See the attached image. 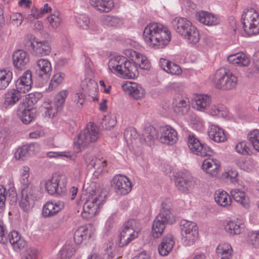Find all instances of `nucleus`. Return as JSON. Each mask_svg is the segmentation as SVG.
Returning <instances> with one entry per match:
<instances>
[{"label": "nucleus", "instance_id": "nucleus-1", "mask_svg": "<svg viewBox=\"0 0 259 259\" xmlns=\"http://www.w3.org/2000/svg\"><path fill=\"white\" fill-rule=\"evenodd\" d=\"M143 38L146 44L150 47L162 49L170 42L171 33L169 29L162 24L152 23L145 28Z\"/></svg>", "mask_w": 259, "mask_h": 259}, {"label": "nucleus", "instance_id": "nucleus-2", "mask_svg": "<svg viewBox=\"0 0 259 259\" xmlns=\"http://www.w3.org/2000/svg\"><path fill=\"white\" fill-rule=\"evenodd\" d=\"M108 65L111 72L123 77L134 78L139 74L138 68L135 63L124 56L112 58Z\"/></svg>", "mask_w": 259, "mask_h": 259}, {"label": "nucleus", "instance_id": "nucleus-3", "mask_svg": "<svg viewBox=\"0 0 259 259\" xmlns=\"http://www.w3.org/2000/svg\"><path fill=\"white\" fill-rule=\"evenodd\" d=\"M213 81L217 89L229 91L236 87L238 79L237 76L229 70L222 68L216 71Z\"/></svg>", "mask_w": 259, "mask_h": 259}, {"label": "nucleus", "instance_id": "nucleus-4", "mask_svg": "<svg viewBox=\"0 0 259 259\" xmlns=\"http://www.w3.org/2000/svg\"><path fill=\"white\" fill-rule=\"evenodd\" d=\"M241 22L247 35H255L259 33V15L255 9L249 8L244 10Z\"/></svg>", "mask_w": 259, "mask_h": 259}, {"label": "nucleus", "instance_id": "nucleus-5", "mask_svg": "<svg viewBox=\"0 0 259 259\" xmlns=\"http://www.w3.org/2000/svg\"><path fill=\"white\" fill-rule=\"evenodd\" d=\"M98 138V128L93 123H90L85 128L80 132L75 144L78 146L79 150L81 151L95 143Z\"/></svg>", "mask_w": 259, "mask_h": 259}, {"label": "nucleus", "instance_id": "nucleus-6", "mask_svg": "<svg viewBox=\"0 0 259 259\" xmlns=\"http://www.w3.org/2000/svg\"><path fill=\"white\" fill-rule=\"evenodd\" d=\"M140 228L135 220L125 222L120 235L119 243L121 246L127 245L131 241L138 237Z\"/></svg>", "mask_w": 259, "mask_h": 259}, {"label": "nucleus", "instance_id": "nucleus-7", "mask_svg": "<svg viewBox=\"0 0 259 259\" xmlns=\"http://www.w3.org/2000/svg\"><path fill=\"white\" fill-rule=\"evenodd\" d=\"M182 240L185 245H191L194 243L198 236V228L195 223L186 220L181 222Z\"/></svg>", "mask_w": 259, "mask_h": 259}, {"label": "nucleus", "instance_id": "nucleus-8", "mask_svg": "<svg viewBox=\"0 0 259 259\" xmlns=\"http://www.w3.org/2000/svg\"><path fill=\"white\" fill-rule=\"evenodd\" d=\"M38 191L33 185H27L22 188L20 206L24 211L28 210L36 199Z\"/></svg>", "mask_w": 259, "mask_h": 259}, {"label": "nucleus", "instance_id": "nucleus-9", "mask_svg": "<svg viewBox=\"0 0 259 259\" xmlns=\"http://www.w3.org/2000/svg\"><path fill=\"white\" fill-rule=\"evenodd\" d=\"M187 143L191 151L198 156H210L213 153V150L210 147L202 144L194 135H189Z\"/></svg>", "mask_w": 259, "mask_h": 259}, {"label": "nucleus", "instance_id": "nucleus-10", "mask_svg": "<svg viewBox=\"0 0 259 259\" xmlns=\"http://www.w3.org/2000/svg\"><path fill=\"white\" fill-rule=\"evenodd\" d=\"M102 200L98 199L97 195H90V197H87V200L83 206V212L81 216L85 219H89L94 217L102 204Z\"/></svg>", "mask_w": 259, "mask_h": 259}, {"label": "nucleus", "instance_id": "nucleus-11", "mask_svg": "<svg viewBox=\"0 0 259 259\" xmlns=\"http://www.w3.org/2000/svg\"><path fill=\"white\" fill-rule=\"evenodd\" d=\"M25 46L28 50L35 56L48 55L51 50L47 41H38L36 38L28 40Z\"/></svg>", "mask_w": 259, "mask_h": 259}, {"label": "nucleus", "instance_id": "nucleus-12", "mask_svg": "<svg viewBox=\"0 0 259 259\" xmlns=\"http://www.w3.org/2000/svg\"><path fill=\"white\" fill-rule=\"evenodd\" d=\"M111 186L117 194L121 195L127 194L132 188L130 180L126 177L120 175L112 179Z\"/></svg>", "mask_w": 259, "mask_h": 259}, {"label": "nucleus", "instance_id": "nucleus-13", "mask_svg": "<svg viewBox=\"0 0 259 259\" xmlns=\"http://www.w3.org/2000/svg\"><path fill=\"white\" fill-rule=\"evenodd\" d=\"M175 184L180 191L185 194H189L197 185V181L190 176H182L176 178Z\"/></svg>", "mask_w": 259, "mask_h": 259}, {"label": "nucleus", "instance_id": "nucleus-14", "mask_svg": "<svg viewBox=\"0 0 259 259\" xmlns=\"http://www.w3.org/2000/svg\"><path fill=\"white\" fill-rule=\"evenodd\" d=\"M172 204L169 199L164 200L161 205L160 212L156 218L167 224H173L176 222V217L171 212Z\"/></svg>", "mask_w": 259, "mask_h": 259}, {"label": "nucleus", "instance_id": "nucleus-15", "mask_svg": "<svg viewBox=\"0 0 259 259\" xmlns=\"http://www.w3.org/2000/svg\"><path fill=\"white\" fill-rule=\"evenodd\" d=\"M32 83L31 72L26 71L16 81V90L20 94L25 93L31 89Z\"/></svg>", "mask_w": 259, "mask_h": 259}, {"label": "nucleus", "instance_id": "nucleus-16", "mask_svg": "<svg viewBox=\"0 0 259 259\" xmlns=\"http://www.w3.org/2000/svg\"><path fill=\"white\" fill-rule=\"evenodd\" d=\"M160 141L163 144L173 145L178 139L177 132L170 126H166L160 128Z\"/></svg>", "mask_w": 259, "mask_h": 259}, {"label": "nucleus", "instance_id": "nucleus-17", "mask_svg": "<svg viewBox=\"0 0 259 259\" xmlns=\"http://www.w3.org/2000/svg\"><path fill=\"white\" fill-rule=\"evenodd\" d=\"M174 111L179 115L187 114L190 109L189 101L180 95H177L172 102Z\"/></svg>", "mask_w": 259, "mask_h": 259}, {"label": "nucleus", "instance_id": "nucleus-18", "mask_svg": "<svg viewBox=\"0 0 259 259\" xmlns=\"http://www.w3.org/2000/svg\"><path fill=\"white\" fill-rule=\"evenodd\" d=\"M124 54L126 56H130L134 58L135 57V64L144 70H148L150 68L151 64L147 58L142 54L138 53L133 50H127L124 51Z\"/></svg>", "mask_w": 259, "mask_h": 259}, {"label": "nucleus", "instance_id": "nucleus-19", "mask_svg": "<svg viewBox=\"0 0 259 259\" xmlns=\"http://www.w3.org/2000/svg\"><path fill=\"white\" fill-rule=\"evenodd\" d=\"M29 62V55L24 51L17 50L13 54V63L14 66L19 69H23Z\"/></svg>", "mask_w": 259, "mask_h": 259}, {"label": "nucleus", "instance_id": "nucleus-20", "mask_svg": "<svg viewBox=\"0 0 259 259\" xmlns=\"http://www.w3.org/2000/svg\"><path fill=\"white\" fill-rule=\"evenodd\" d=\"M173 28L182 36L193 25L187 19L182 17H176L171 22Z\"/></svg>", "mask_w": 259, "mask_h": 259}, {"label": "nucleus", "instance_id": "nucleus-21", "mask_svg": "<svg viewBox=\"0 0 259 259\" xmlns=\"http://www.w3.org/2000/svg\"><path fill=\"white\" fill-rule=\"evenodd\" d=\"M196 18L200 22L208 26L216 25L220 22V19L217 15L203 11L197 12Z\"/></svg>", "mask_w": 259, "mask_h": 259}, {"label": "nucleus", "instance_id": "nucleus-22", "mask_svg": "<svg viewBox=\"0 0 259 259\" xmlns=\"http://www.w3.org/2000/svg\"><path fill=\"white\" fill-rule=\"evenodd\" d=\"M35 67L39 77L46 78L50 77L52 72V66L49 60L45 59L38 60Z\"/></svg>", "mask_w": 259, "mask_h": 259}, {"label": "nucleus", "instance_id": "nucleus-23", "mask_svg": "<svg viewBox=\"0 0 259 259\" xmlns=\"http://www.w3.org/2000/svg\"><path fill=\"white\" fill-rule=\"evenodd\" d=\"M85 161L89 168H93L95 170L96 176L100 174L106 165V161L105 159H100L94 156H87Z\"/></svg>", "mask_w": 259, "mask_h": 259}, {"label": "nucleus", "instance_id": "nucleus-24", "mask_svg": "<svg viewBox=\"0 0 259 259\" xmlns=\"http://www.w3.org/2000/svg\"><path fill=\"white\" fill-rule=\"evenodd\" d=\"M64 203L62 202H47L42 208V215L44 217H51L58 213L64 208Z\"/></svg>", "mask_w": 259, "mask_h": 259}, {"label": "nucleus", "instance_id": "nucleus-25", "mask_svg": "<svg viewBox=\"0 0 259 259\" xmlns=\"http://www.w3.org/2000/svg\"><path fill=\"white\" fill-rule=\"evenodd\" d=\"M175 244L174 237L171 234H167L158 245V250L161 256L167 255L172 249Z\"/></svg>", "mask_w": 259, "mask_h": 259}, {"label": "nucleus", "instance_id": "nucleus-26", "mask_svg": "<svg viewBox=\"0 0 259 259\" xmlns=\"http://www.w3.org/2000/svg\"><path fill=\"white\" fill-rule=\"evenodd\" d=\"M90 4L97 11L103 13L110 12L114 6L113 0H90Z\"/></svg>", "mask_w": 259, "mask_h": 259}, {"label": "nucleus", "instance_id": "nucleus-27", "mask_svg": "<svg viewBox=\"0 0 259 259\" xmlns=\"http://www.w3.org/2000/svg\"><path fill=\"white\" fill-rule=\"evenodd\" d=\"M8 237L10 243L16 251L23 249L26 244L25 240L16 231L11 232Z\"/></svg>", "mask_w": 259, "mask_h": 259}, {"label": "nucleus", "instance_id": "nucleus-28", "mask_svg": "<svg viewBox=\"0 0 259 259\" xmlns=\"http://www.w3.org/2000/svg\"><path fill=\"white\" fill-rule=\"evenodd\" d=\"M21 97V94L16 89L9 90L4 95V106L6 108L16 104Z\"/></svg>", "mask_w": 259, "mask_h": 259}, {"label": "nucleus", "instance_id": "nucleus-29", "mask_svg": "<svg viewBox=\"0 0 259 259\" xmlns=\"http://www.w3.org/2000/svg\"><path fill=\"white\" fill-rule=\"evenodd\" d=\"M228 61L230 63L239 66H247L250 63L248 56L243 53H239L229 56Z\"/></svg>", "mask_w": 259, "mask_h": 259}, {"label": "nucleus", "instance_id": "nucleus-30", "mask_svg": "<svg viewBox=\"0 0 259 259\" xmlns=\"http://www.w3.org/2000/svg\"><path fill=\"white\" fill-rule=\"evenodd\" d=\"M209 138L216 142H222L226 140L224 131L215 125H211L208 129Z\"/></svg>", "mask_w": 259, "mask_h": 259}, {"label": "nucleus", "instance_id": "nucleus-31", "mask_svg": "<svg viewBox=\"0 0 259 259\" xmlns=\"http://www.w3.org/2000/svg\"><path fill=\"white\" fill-rule=\"evenodd\" d=\"M92 236L91 230L87 226L79 227L74 234V240L76 244H81L84 240L90 239Z\"/></svg>", "mask_w": 259, "mask_h": 259}, {"label": "nucleus", "instance_id": "nucleus-32", "mask_svg": "<svg viewBox=\"0 0 259 259\" xmlns=\"http://www.w3.org/2000/svg\"><path fill=\"white\" fill-rule=\"evenodd\" d=\"M124 89L127 90L129 94L136 100L143 98L145 95L144 90L136 83L131 82L127 83Z\"/></svg>", "mask_w": 259, "mask_h": 259}, {"label": "nucleus", "instance_id": "nucleus-33", "mask_svg": "<svg viewBox=\"0 0 259 259\" xmlns=\"http://www.w3.org/2000/svg\"><path fill=\"white\" fill-rule=\"evenodd\" d=\"M225 230L231 235H238L245 230V225L240 221H230L225 226Z\"/></svg>", "mask_w": 259, "mask_h": 259}, {"label": "nucleus", "instance_id": "nucleus-34", "mask_svg": "<svg viewBox=\"0 0 259 259\" xmlns=\"http://www.w3.org/2000/svg\"><path fill=\"white\" fill-rule=\"evenodd\" d=\"M231 196L238 203L245 208H248L249 205V198L245 193L238 189L232 190L230 192Z\"/></svg>", "mask_w": 259, "mask_h": 259}, {"label": "nucleus", "instance_id": "nucleus-35", "mask_svg": "<svg viewBox=\"0 0 259 259\" xmlns=\"http://www.w3.org/2000/svg\"><path fill=\"white\" fill-rule=\"evenodd\" d=\"M158 132L155 127L152 126L146 127L143 134V140L147 145L151 146L158 138Z\"/></svg>", "mask_w": 259, "mask_h": 259}, {"label": "nucleus", "instance_id": "nucleus-36", "mask_svg": "<svg viewBox=\"0 0 259 259\" xmlns=\"http://www.w3.org/2000/svg\"><path fill=\"white\" fill-rule=\"evenodd\" d=\"M17 114L24 124H28L35 117L34 110L32 108H25L18 110Z\"/></svg>", "mask_w": 259, "mask_h": 259}, {"label": "nucleus", "instance_id": "nucleus-37", "mask_svg": "<svg viewBox=\"0 0 259 259\" xmlns=\"http://www.w3.org/2000/svg\"><path fill=\"white\" fill-rule=\"evenodd\" d=\"M182 37L186 39L189 44L194 45L197 44L200 38L199 32L197 28L192 25Z\"/></svg>", "mask_w": 259, "mask_h": 259}, {"label": "nucleus", "instance_id": "nucleus-38", "mask_svg": "<svg viewBox=\"0 0 259 259\" xmlns=\"http://www.w3.org/2000/svg\"><path fill=\"white\" fill-rule=\"evenodd\" d=\"M194 108L197 110L203 111L208 107L210 103L209 96L206 95H198L195 98Z\"/></svg>", "mask_w": 259, "mask_h": 259}, {"label": "nucleus", "instance_id": "nucleus-39", "mask_svg": "<svg viewBox=\"0 0 259 259\" xmlns=\"http://www.w3.org/2000/svg\"><path fill=\"white\" fill-rule=\"evenodd\" d=\"M13 78V73L8 69H0V91L8 88Z\"/></svg>", "mask_w": 259, "mask_h": 259}, {"label": "nucleus", "instance_id": "nucleus-40", "mask_svg": "<svg viewBox=\"0 0 259 259\" xmlns=\"http://www.w3.org/2000/svg\"><path fill=\"white\" fill-rule=\"evenodd\" d=\"M215 202L220 206L227 207L231 205L232 200L231 196L224 191H218L215 193Z\"/></svg>", "mask_w": 259, "mask_h": 259}, {"label": "nucleus", "instance_id": "nucleus-41", "mask_svg": "<svg viewBox=\"0 0 259 259\" xmlns=\"http://www.w3.org/2000/svg\"><path fill=\"white\" fill-rule=\"evenodd\" d=\"M34 145L33 144L24 145L19 147L15 153V157L18 160H24L28 157L30 151L34 150Z\"/></svg>", "mask_w": 259, "mask_h": 259}, {"label": "nucleus", "instance_id": "nucleus-42", "mask_svg": "<svg viewBox=\"0 0 259 259\" xmlns=\"http://www.w3.org/2000/svg\"><path fill=\"white\" fill-rule=\"evenodd\" d=\"M166 224L160 221V220L155 218L154 219L152 227V234L154 238H158L162 236Z\"/></svg>", "mask_w": 259, "mask_h": 259}, {"label": "nucleus", "instance_id": "nucleus-43", "mask_svg": "<svg viewBox=\"0 0 259 259\" xmlns=\"http://www.w3.org/2000/svg\"><path fill=\"white\" fill-rule=\"evenodd\" d=\"M57 194L63 195L67 190V177L65 175L56 174Z\"/></svg>", "mask_w": 259, "mask_h": 259}, {"label": "nucleus", "instance_id": "nucleus-44", "mask_svg": "<svg viewBox=\"0 0 259 259\" xmlns=\"http://www.w3.org/2000/svg\"><path fill=\"white\" fill-rule=\"evenodd\" d=\"M218 255H221L225 258H231L233 250L230 245L227 243L220 244L216 249Z\"/></svg>", "mask_w": 259, "mask_h": 259}, {"label": "nucleus", "instance_id": "nucleus-45", "mask_svg": "<svg viewBox=\"0 0 259 259\" xmlns=\"http://www.w3.org/2000/svg\"><path fill=\"white\" fill-rule=\"evenodd\" d=\"M58 110L53 103L45 102L42 105L41 111L46 117L53 118Z\"/></svg>", "mask_w": 259, "mask_h": 259}, {"label": "nucleus", "instance_id": "nucleus-46", "mask_svg": "<svg viewBox=\"0 0 259 259\" xmlns=\"http://www.w3.org/2000/svg\"><path fill=\"white\" fill-rule=\"evenodd\" d=\"M83 188L85 189L87 197H90V195H97L98 199H100V190L99 185L95 182H91L90 183L84 184Z\"/></svg>", "mask_w": 259, "mask_h": 259}, {"label": "nucleus", "instance_id": "nucleus-47", "mask_svg": "<svg viewBox=\"0 0 259 259\" xmlns=\"http://www.w3.org/2000/svg\"><path fill=\"white\" fill-rule=\"evenodd\" d=\"M76 22L79 27L83 29H94V26L91 24L89 18L84 15H79L76 16Z\"/></svg>", "mask_w": 259, "mask_h": 259}, {"label": "nucleus", "instance_id": "nucleus-48", "mask_svg": "<svg viewBox=\"0 0 259 259\" xmlns=\"http://www.w3.org/2000/svg\"><path fill=\"white\" fill-rule=\"evenodd\" d=\"M76 249L73 245L65 244L60 251L62 259H70L74 255Z\"/></svg>", "mask_w": 259, "mask_h": 259}, {"label": "nucleus", "instance_id": "nucleus-49", "mask_svg": "<svg viewBox=\"0 0 259 259\" xmlns=\"http://www.w3.org/2000/svg\"><path fill=\"white\" fill-rule=\"evenodd\" d=\"M56 178V174H54L51 179H49L46 182V189L51 195L57 194Z\"/></svg>", "mask_w": 259, "mask_h": 259}, {"label": "nucleus", "instance_id": "nucleus-50", "mask_svg": "<svg viewBox=\"0 0 259 259\" xmlns=\"http://www.w3.org/2000/svg\"><path fill=\"white\" fill-rule=\"evenodd\" d=\"M68 95V92L66 91H62L56 95L54 99V103L53 105L58 109L61 108L64 104L66 98Z\"/></svg>", "mask_w": 259, "mask_h": 259}, {"label": "nucleus", "instance_id": "nucleus-51", "mask_svg": "<svg viewBox=\"0 0 259 259\" xmlns=\"http://www.w3.org/2000/svg\"><path fill=\"white\" fill-rule=\"evenodd\" d=\"M209 113L212 116L224 117L227 115V111L222 105H213L211 106Z\"/></svg>", "mask_w": 259, "mask_h": 259}, {"label": "nucleus", "instance_id": "nucleus-52", "mask_svg": "<svg viewBox=\"0 0 259 259\" xmlns=\"http://www.w3.org/2000/svg\"><path fill=\"white\" fill-rule=\"evenodd\" d=\"M255 73H259V52L254 55L253 64L247 71L248 76H251Z\"/></svg>", "mask_w": 259, "mask_h": 259}, {"label": "nucleus", "instance_id": "nucleus-53", "mask_svg": "<svg viewBox=\"0 0 259 259\" xmlns=\"http://www.w3.org/2000/svg\"><path fill=\"white\" fill-rule=\"evenodd\" d=\"M47 19L53 28H58L61 24V18L58 11H55L53 14L48 17Z\"/></svg>", "mask_w": 259, "mask_h": 259}, {"label": "nucleus", "instance_id": "nucleus-54", "mask_svg": "<svg viewBox=\"0 0 259 259\" xmlns=\"http://www.w3.org/2000/svg\"><path fill=\"white\" fill-rule=\"evenodd\" d=\"M64 78V74L61 72H58L54 74L51 80L49 89L51 91L56 89L62 83Z\"/></svg>", "mask_w": 259, "mask_h": 259}, {"label": "nucleus", "instance_id": "nucleus-55", "mask_svg": "<svg viewBox=\"0 0 259 259\" xmlns=\"http://www.w3.org/2000/svg\"><path fill=\"white\" fill-rule=\"evenodd\" d=\"M116 123V117L114 115H107L104 117L101 123L103 127L110 130L114 127Z\"/></svg>", "mask_w": 259, "mask_h": 259}, {"label": "nucleus", "instance_id": "nucleus-56", "mask_svg": "<svg viewBox=\"0 0 259 259\" xmlns=\"http://www.w3.org/2000/svg\"><path fill=\"white\" fill-rule=\"evenodd\" d=\"M248 138L254 149L259 152V130H254L248 135Z\"/></svg>", "mask_w": 259, "mask_h": 259}, {"label": "nucleus", "instance_id": "nucleus-57", "mask_svg": "<svg viewBox=\"0 0 259 259\" xmlns=\"http://www.w3.org/2000/svg\"><path fill=\"white\" fill-rule=\"evenodd\" d=\"M103 23L108 26H116L119 25V18L110 15H104L102 18Z\"/></svg>", "mask_w": 259, "mask_h": 259}, {"label": "nucleus", "instance_id": "nucleus-58", "mask_svg": "<svg viewBox=\"0 0 259 259\" xmlns=\"http://www.w3.org/2000/svg\"><path fill=\"white\" fill-rule=\"evenodd\" d=\"M235 149L237 152L243 155H250L251 151L246 142H241L238 143L235 146Z\"/></svg>", "mask_w": 259, "mask_h": 259}, {"label": "nucleus", "instance_id": "nucleus-59", "mask_svg": "<svg viewBox=\"0 0 259 259\" xmlns=\"http://www.w3.org/2000/svg\"><path fill=\"white\" fill-rule=\"evenodd\" d=\"M167 68L163 67V70L166 72L173 75H180L182 73L181 67L175 63L170 62Z\"/></svg>", "mask_w": 259, "mask_h": 259}, {"label": "nucleus", "instance_id": "nucleus-60", "mask_svg": "<svg viewBox=\"0 0 259 259\" xmlns=\"http://www.w3.org/2000/svg\"><path fill=\"white\" fill-rule=\"evenodd\" d=\"M248 242L254 247H259V231L250 233L248 235Z\"/></svg>", "mask_w": 259, "mask_h": 259}, {"label": "nucleus", "instance_id": "nucleus-61", "mask_svg": "<svg viewBox=\"0 0 259 259\" xmlns=\"http://www.w3.org/2000/svg\"><path fill=\"white\" fill-rule=\"evenodd\" d=\"M7 232L2 220L0 219V243L6 244L8 242Z\"/></svg>", "mask_w": 259, "mask_h": 259}, {"label": "nucleus", "instance_id": "nucleus-62", "mask_svg": "<svg viewBox=\"0 0 259 259\" xmlns=\"http://www.w3.org/2000/svg\"><path fill=\"white\" fill-rule=\"evenodd\" d=\"M11 20L12 24L14 26L18 27L22 24L23 17L21 13H16L11 16Z\"/></svg>", "mask_w": 259, "mask_h": 259}, {"label": "nucleus", "instance_id": "nucleus-63", "mask_svg": "<svg viewBox=\"0 0 259 259\" xmlns=\"http://www.w3.org/2000/svg\"><path fill=\"white\" fill-rule=\"evenodd\" d=\"M41 16V12L40 10L34 7L31 9V14L27 16L26 19H27L28 21H32L35 19H37Z\"/></svg>", "mask_w": 259, "mask_h": 259}, {"label": "nucleus", "instance_id": "nucleus-64", "mask_svg": "<svg viewBox=\"0 0 259 259\" xmlns=\"http://www.w3.org/2000/svg\"><path fill=\"white\" fill-rule=\"evenodd\" d=\"M73 100L78 107H81L84 102V95L82 93H77L74 94Z\"/></svg>", "mask_w": 259, "mask_h": 259}]
</instances>
